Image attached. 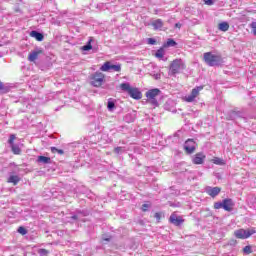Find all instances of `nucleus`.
<instances>
[{
    "mask_svg": "<svg viewBox=\"0 0 256 256\" xmlns=\"http://www.w3.org/2000/svg\"><path fill=\"white\" fill-rule=\"evenodd\" d=\"M204 61L209 67H219V65H223V57L221 54H215L213 52L204 53Z\"/></svg>",
    "mask_w": 256,
    "mask_h": 256,
    "instance_id": "f257e3e1",
    "label": "nucleus"
},
{
    "mask_svg": "<svg viewBox=\"0 0 256 256\" xmlns=\"http://www.w3.org/2000/svg\"><path fill=\"white\" fill-rule=\"evenodd\" d=\"M120 89L122 91H126V93H128V95H130V97H132V99H141V97H143V94L141 93V91H139V89L137 88H133L131 87V84H129L128 82L122 83L120 85Z\"/></svg>",
    "mask_w": 256,
    "mask_h": 256,
    "instance_id": "f03ea898",
    "label": "nucleus"
},
{
    "mask_svg": "<svg viewBox=\"0 0 256 256\" xmlns=\"http://www.w3.org/2000/svg\"><path fill=\"white\" fill-rule=\"evenodd\" d=\"M255 233H256L255 228H249V229L241 228L234 231V237H236V239H249V237H251V235H255Z\"/></svg>",
    "mask_w": 256,
    "mask_h": 256,
    "instance_id": "7ed1b4c3",
    "label": "nucleus"
},
{
    "mask_svg": "<svg viewBox=\"0 0 256 256\" xmlns=\"http://www.w3.org/2000/svg\"><path fill=\"white\" fill-rule=\"evenodd\" d=\"M160 94L161 90L154 88L146 92V97L151 105H153L154 107H158L159 102L157 101V97H159Z\"/></svg>",
    "mask_w": 256,
    "mask_h": 256,
    "instance_id": "20e7f679",
    "label": "nucleus"
},
{
    "mask_svg": "<svg viewBox=\"0 0 256 256\" xmlns=\"http://www.w3.org/2000/svg\"><path fill=\"white\" fill-rule=\"evenodd\" d=\"M91 85L93 87H101L103 85V82L105 81V74L102 72H95L91 75Z\"/></svg>",
    "mask_w": 256,
    "mask_h": 256,
    "instance_id": "39448f33",
    "label": "nucleus"
},
{
    "mask_svg": "<svg viewBox=\"0 0 256 256\" xmlns=\"http://www.w3.org/2000/svg\"><path fill=\"white\" fill-rule=\"evenodd\" d=\"M185 69V62L181 59L174 60L170 65V71L173 75H177V73H181Z\"/></svg>",
    "mask_w": 256,
    "mask_h": 256,
    "instance_id": "423d86ee",
    "label": "nucleus"
},
{
    "mask_svg": "<svg viewBox=\"0 0 256 256\" xmlns=\"http://www.w3.org/2000/svg\"><path fill=\"white\" fill-rule=\"evenodd\" d=\"M100 71H115L116 73H120L121 71V64H111V62L107 61L105 62L101 67H100Z\"/></svg>",
    "mask_w": 256,
    "mask_h": 256,
    "instance_id": "0eeeda50",
    "label": "nucleus"
},
{
    "mask_svg": "<svg viewBox=\"0 0 256 256\" xmlns=\"http://www.w3.org/2000/svg\"><path fill=\"white\" fill-rule=\"evenodd\" d=\"M200 91H203V86H198L192 89L191 94L186 96L187 103H193V101H195V99H197V97L199 96Z\"/></svg>",
    "mask_w": 256,
    "mask_h": 256,
    "instance_id": "6e6552de",
    "label": "nucleus"
},
{
    "mask_svg": "<svg viewBox=\"0 0 256 256\" xmlns=\"http://www.w3.org/2000/svg\"><path fill=\"white\" fill-rule=\"evenodd\" d=\"M16 137L15 134H11L8 140V143L12 149V153H14V155H21V148L14 143Z\"/></svg>",
    "mask_w": 256,
    "mask_h": 256,
    "instance_id": "1a4fd4ad",
    "label": "nucleus"
},
{
    "mask_svg": "<svg viewBox=\"0 0 256 256\" xmlns=\"http://www.w3.org/2000/svg\"><path fill=\"white\" fill-rule=\"evenodd\" d=\"M169 222L175 225V227H179L182 223H185V220L174 212L170 215Z\"/></svg>",
    "mask_w": 256,
    "mask_h": 256,
    "instance_id": "9d476101",
    "label": "nucleus"
},
{
    "mask_svg": "<svg viewBox=\"0 0 256 256\" xmlns=\"http://www.w3.org/2000/svg\"><path fill=\"white\" fill-rule=\"evenodd\" d=\"M205 192L207 193V195L215 199V197H217V195L221 193V188L208 186L206 187Z\"/></svg>",
    "mask_w": 256,
    "mask_h": 256,
    "instance_id": "9b49d317",
    "label": "nucleus"
},
{
    "mask_svg": "<svg viewBox=\"0 0 256 256\" xmlns=\"http://www.w3.org/2000/svg\"><path fill=\"white\" fill-rule=\"evenodd\" d=\"M186 153L191 154L195 152V141L188 139L184 144Z\"/></svg>",
    "mask_w": 256,
    "mask_h": 256,
    "instance_id": "f8f14e48",
    "label": "nucleus"
},
{
    "mask_svg": "<svg viewBox=\"0 0 256 256\" xmlns=\"http://www.w3.org/2000/svg\"><path fill=\"white\" fill-rule=\"evenodd\" d=\"M223 206H224V211H233V207L235 206V203H233V200L231 198H226L223 200Z\"/></svg>",
    "mask_w": 256,
    "mask_h": 256,
    "instance_id": "ddd939ff",
    "label": "nucleus"
},
{
    "mask_svg": "<svg viewBox=\"0 0 256 256\" xmlns=\"http://www.w3.org/2000/svg\"><path fill=\"white\" fill-rule=\"evenodd\" d=\"M151 25H152L154 31H161L163 29L164 23H163V20L156 19V20L152 21Z\"/></svg>",
    "mask_w": 256,
    "mask_h": 256,
    "instance_id": "4468645a",
    "label": "nucleus"
},
{
    "mask_svg": "<svg viewBox=\"0 0 256 256\" xmlns=\"http://www.w3.org/2000/svg\"><path fill=\"white\" fill-rule=\"evenodd\" d=\"M203 161H205V156L203 153H197L193 158L194 165H203Z\"/></svg>",
    "mask_w": 256,
    "mask_h": 256,
    "instance_id": "2eb2a0df",
    "label": "nucleus"
},
{
    "mask_svg": "<svg viewBox=\"0 0 256 256\" xmlns=\"http://www.w3.org/2000/svg\"><path fill=\"white\" fill-rule=\"evenodd\" d=\"M30 36H32L34 39H36V41H43V39H44L43 34L36 30L31 31Z\"/></svg>",
    "mask_w": 256,
    "mask_h": 256,
    "instance_id": "dca6fc26",
    "label": "nucleus"
},
{
    "mask_svg": "<svg viewBox=\"0 0 256 256\" xmlns=\"http://www.w3.org/2000/svg\"><path fill=\"white\" fill-rule=\"evenodd\" d=\"M41 53V51L39 50H34L32 51L29 56H28V61H37L38 57H39V54Z\"/></svg>",
    "mask_w": 256,
    "mask_h": 256,
    "instance_id": "f3484780",
    "label": "nucleus"
},
{
    "mask_svg": "<svg viewBox=\"0 0 256 256\" xmlns=\"http://www.w3.org/2000/svg\"><path fill=\"white\" fill-rule=\"evenodd\" d=\"M9 91H11V86L0 81V93H9Z\"/></svg>",
    "mask_w": 256,
    "mask_h": 256,
    "instance_id": "a211bd4d",
    "label": "nucleus"
},
{
    "mask_svg": "<svg viewBox=\"0 0 256 256\" xmlns=\"http://www.w3.org/2000/svg\"><path fill=\"white\" fill-rule=\"evenodd\" d=\"M21 181L17 175H10L8 177V183H13V185H17Z\"/></svg>",
    "mask_w": 256,
    "mask_h": 256,
    "instance_id": "6ab92c4d",
    "label": "nucleus"
},
{
    "mask_svg": "<svg viewBox=\"0 0 256 256\" xmlns=\"http://www.w3.org/2000/svg\"><path fill=\"white\" fill-rule=\"evenodd\" d=\"M38 163H43V165H47L49 163H51V158L47 157V156H39L37 159Z\"/></svg>",
    "mask_w": 256,
    "mask_h": 256,
    "instance_id": "aec40b11",
    "label": "nucleus"
},
{
    "mask_svg": "<svg viewBox=\"0 0 256 256\" xmlns=\"http://www.w3.org/2000/svg\"><path fill=\"white\" fill-rule=\"evenodd\" d=\"M218 29L219 31H223L224 33L229 31V23L227 22H221L219 25H218Z\"/></svg>",
    "mask_w": 256,
    "mask_h": 256,
    "instance_id": "412c9836",
    "label": "nucleus"
},
{
    "mask_svg": "<svg viewBox=\"0 0 256 256\" xmlns=\"http://www.w3.org/2000/svg\"><path fill=\"white\" fill-rule=\"evenodd\" d=\"M155 56L157 59H163V57H165V50L163 48L158 49Z\"/></svg>",
    "mask_w": 256,
    "mask_h": 256,
    "instance_id": "4be33fe9",
    "label": "nucleus"
},
{
    "mask_svg": "<svg viewBox=\"0 0 256 256\" xmlns=\"http://www.w3.org/2000/svg\"><path fill=\"white\" fill-rule=\"evenodd\" d=\"M107 109L108 111H113L115 109V101L111 98L108 100Z\"/></svg>",
    "mask_w": 256,
    "mask_h": 256,
    "instance_id": "5701e85b",
    "label": "nucleus"
},
{
    "mask_svg": "<svg viewBox=\"0 0 256 256\" xmlns=\"http://www.w3.org/2000/svg\"><path fill=\"white\" fill-rule=\"evenodd\" d=\"M175 45H177V42H175V40L173 39H168L166 42V47H175Z\"/></svg>",
    "mask_w": 256,
    "mask_h": 256,
    "instance_id": "b1692460",
    "label": "nucleus"
},
{
    "mask_svg": "<svg viewBox=\"0 0 256 256\" xmlns=\"http://www.w3.org/2000/svg\"><path fill=\"white\" fill-rule=\"evenodd\" d=\"M125 151V148L124 147H116L114 149V153H116L117 155L121 154V153H124Z\"/></svg>",
    "mask_w": 256,
    "mask_h": 256,
    "instance_id": "393cba45",
    "label": "nucleus"
},
{
    "mask_svg": "<svg viewBox=\"0 0 256 256\" xmlns=\"http://www.w3.org/2000/svg\"><path fill=\"white\" fill-rule=\"evenodd\" d=\"M52 153H58L59 155H63L65 152L61 149H57L56 147L51 148Z\"/></svg>",
    "mask_w": 256,
    "mask_h": 256,
    "instance_id": "a878e982",
    "label": "nucleus"
},
{
    "mask_svg": "<svg viewBox=\"0 0 256 256\" xmlns=\"http://www.w3.org/2000/svg\"><path fill=\"white\" fill-rule=\"evenodd\" d=\"M214 209H224L223 200H222V202H215Z\"/></svg>",
    "mask_w": 256,
    "mask_h": 256,
    "instance_id": "bb28decb",
    "label": "nucleus"
},
{
    "mask_svg": "<svg viewBox=\"0 0 256 256\" xmlns=\"http://www.w3.org/2000/svg\"><path fill=\"white\" fill-rule=\"evenodd\" d=\"M214 164L215 165H225V162L221 158H215L214 159Z\"/></svg>",
    "mask_w": 256,
    "mask_h": 256,
    "instance_id": "cd10ccee",
    "label": "nucleus"
},
{
    "mask_svg": "<svg viewBox=\"0 0 256 256\" xmlns=\"http://www.w3.org/2000/svg\"><path fill=\"white\" fill-rule=\"evenodd\" d=\"M18 233H20V235H27V229H25L23 226H20L18 228Z\"/></svg>",
    "mask_w": 256,
    "mask_h": 256,
    "instance_id": "c85d7f7f",
    "label": "nucleus"
},
{
    "mask_svg": "<svg viewBox=\"0 0 256 256\" xmlns=\"http://www.w3.org/2000/svg\"><path fill=\"white\" fill-rule=\"evenodd\" d=\"M38 253H39L41 256H47V255H49V252L47 251V249H43V248L39 249V250H38Z\"/></svg>",
    "mask_w": 256,
    "mask_h": 256,
    "instance_id": "c756f323",
    "label": "nucleus"
},
{
    "mask_svg": "<svg viewBox=\"0 0 256 256\" xmlns=\"http://www.w3.org/2000/svg\"><path fill=\"white\" fill-rule=\"evenodd\" d=\"M243 252H244L246 255H250V253H252L251 246H245V247L243 248Z\"/></svg>",
    "mask_w": 256,
    "mask_h": 256,
    "instance_id": "7c9ffc66",
    "label": "nucleus"
},
{
    "mask_svg": "<svg viewBox=\"0 0 256 256\" xmlns=\"http://www.w3.org/2000/svg\"><path fill=\"white\" fill-rule=\"evenodd\" d=\"M93 49V46H91V43H88L83 46V51H91Z\"/></svg>",
    "mask_w": 256,
    "mask_h": 256,
    "instance_id": "2f4dec72",
    "label": "nucleus"
},
{
    "mask_svg": "<svg viewBox=\"0 0 256 256\" xmlns=\"http://www.w3.org/2000/svg\"><path fill=\"white\" fill-rule=\"evenodd\" d=\"M147 43L148 45H155L157 43V40H155L154 38H148Z\"/></svg>",
    "mask_w": 256,
    "mask_h": 256,
    "instance_id": "473e14b6",
    "label": "nucleus"
},
{
    "mask_svg": "<svg viewBox=\"0 0 256 256\" xmlns=\"http://www.w3.org/2000/svg\"><path fill=\"white\" fill-rule=\"evenodd\" d=\"M154 217H155V219H157L158 222L161 221V213L156 212V213L154 214Z\"/></svg>",
    "mask_w": 256,
    "mask_h": 256,
    "instance_id": "72a5a7b5",
    "label": "nucleus"
},
{
    "mask_svg": "<svg viewBox=\"0 0 256 256\" xmlns=\"http://www.w3.org/2000/svg\"><path fill=\"white\" fill-rule=\"evenodd\" d=\"M205 5H213V0H204Z\"/></svg>",
    "mask_w": 256,
    "mask_h": 256,
    "instance_id": "f704fd0d",
    "label": "nucleus"
},
{
    "mask_svg": "<svg viewBox=\"0 0 256 256\" xmlns=\"http://www.w3.org/2000/svg\"><path fill=\"white\" fill-rule=\"evenodd\" d=\"M154 79L156 80L161 79V74L160 73L154 74Z\"/></svg>",
    "mask_w": 256,
    "mask_h": 256,
    "instance_id": "c9c22d12",
    "label": "nucleus"
},
{
    "mask_svg": "<svg viewBox=\"0 0 256 256\" xmlns=\"http://www.w3.org/2000/svg\"><path fill=\"white\" fill-rule=\"evenodd\" d=\"M148 207H149V204H143L142 205V211H147Z\"/></svg>",
    "mask_w": 256,
    "mask_h": 256,
    "instance_id": "e433bc0d",
    "label": "nucleus"
},
{
    "mask_svg": "<svg viewBox=\"0 0 256 256\" xmlns=\"http://www.w3.org/2000/svg\"><path fill=\"white\" fill-rule=\"evenodd\" d=\"M71 219H73L74 221H77V215H73V216L71 217Z\"/></svg>",
    "mask_w": 256,
    "mask_h": 256,
    "instance_id": "4c0bfd02",
    "label": "nucleus"
},
{
    "mask_svg": "<svg viewBox=\"0 0 256 256\" xmlns=\"http://www.w3.org/2000/svg\"><path fill=\"white\" fill-rule=\"evenodd\" d=\"M176 27H181V24H179V23H176V25H175Z\"/></svg>",
    "mask_w": 256,
    "mask_h": 256,
    "instance_id": "58836bf2",
    "label": "nucleus"
},
{
    "mask_svg": "<svg viewBox=\"0 0 256 256\" xmlns=\"http://www.w3.org/2000/svg\"><path fill=\"white\" fill-rule=\"evenodd\" d=\"M104 241H109V238L104 239Z\"/></svg>",
    "mask_w": 256,
    "mask_h": 256,
    "instance_id": "ea45409f",
    "label": "nucleus"
}]
</instances>
